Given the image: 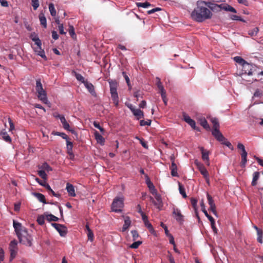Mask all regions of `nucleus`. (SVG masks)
<instances>
[{"instance_id": "f257e3e1", "label": "nucleus", "mask_w": 263, "mask_h": 263, "mask_svg": "<svg viewBox=\"0 0 263 263\" xmlns=\"http://www.w3.org/2000/svg\"><path fill=\"white\" fill-rule=\"evenodd\" d=\"M202 4L206 5L208 3L204 1H198L197 7L191 13L192 19L197 22H202L206 20L211 18L212 16V13L211 10L202 6Z\"/></svg>"}, {"instance_id": "f03ea898", "label": "nucleus", "mask_w": 263, "mask_h": 263, "mask_svg": "<svg viewBox=\"0 0 263 263\" xmlns=\"http://www.w3.org/2000/svg\"><path fill=\"white\" fill-rule=\"evenodd\" d=\"M13 226L20 242L23 245L31 247L32 238L28 233L26 228L22 226L21 223L16 222L14 220L13 221Z\"/></svg>"}, {"instance_id": "7ed1b4c3", "label": "nucleus", "mask_w": 263, "mask_h": 263, "mask_svg": "<svg viewBox=\"0 0 263 263\" xmlns=\"http://www.w3.org/2000/svg\"><path fill=\"white\" fill-rule=\"evenodd\" d=\"M35 90L37 93V97L43 103L48 104L49 102L46 91L43 89L40 79L36 81Z\"/></svg>"}, {"instance_id": "20e7f679", "label": "nucleus", "mask_w": 263, "mask_h": 263, "mask_svg": "<svg viewBox=\"0 0 263 263\" xmlns=\"http://www.w3.org/2000/svg\"><path fill=\"white\" fill-rule=\"evenodd\" d=\"M110 92L111 98L115 106H117L119 104V97L117 92L118 83L116 80H109Z\"/></svg>"}, {"instance_id": "39448f33", "label": "nucleus", "mask_w": 263, "mask_h": 263, "mask_svg": "<svg viewBox=\"0 0 263 263\" xmlns=\"http://www.w3.org/2000/svg\"><path fill=\"white\" fill-rule=\"evenodd\" d=\"M212 134L215 139L218 141L220 142L222 144L228 146L231 150L234 149V147L232 144L227 141V139L223 136L221 133L220 132L219 128L213 129Z\"/></svg>"}, {"instance_id": "423d86ee", "label": "nucleus", "mask_w": 263, "mask_h": 263, "mask_svg": "<svg viewBox=\"0 0 263 263\" xmlns=\"http://www.w3.org/2000/svg\"><path fill=\"white\" fill-rule=\"evenodd\" d=\"M124 205V200L123 198L116 197L114 199L111 205L112 211L118 213L122 211V208Z\"/></svg>"}, {"instance_id": "0eeeda50", "label": "nucleus", "mask_w": 263, "mask_h": 263, "mask_svg": "<svg viewBox=\"0 0 263 263\" xmlns=\"http://www.w3.org/2000/svg\"><path fill=\"white\" fill-rule=\"evenodd\" d=\"M51 226L57 230L61 236H65L67 232L66 227L64 225L57 223H52Z\"/></svg>"}, {"instance_id": "6e6552de", "label": "nucleus", "mask_w": 263, "mask_h": 263, "mask_svg": "<svg viewBox=\"0 0 263 263\" xmlns=\"http://www.w3.org/2000/svg\"><path fill=\"white\" fill-rule=\"evenodd\" d=\"M17 242L15 240L11 241L9 245V250L10 251V258L12 260L17 254Z\"/></svg>"}, {"instance_id": "1a4fd4ad", "label": "nucleus", "mask_w": 263, "mask_h": 263, "mask_svg": "<svg viewBox=\"0 0 263 263\" xmlns=\"http://www.w3.org/2000/svg\"><path fill=\"white\" fill-rule=\"evenodd\" d=\"M183 117L184 121L186 122L188 124H189L193 129H194V130H196L197 131L199 130V127L196 126L195 121L192 119L187 115H186L185 113H183Z\"/></svg>"}, {"instance_id": "9d476101", "label": "nucleus", "mask_w": 263, "mask_h": 263, "mask_svg": "<svg viewBox=\"0 0 263 263\" xmlns=\"http://www.w3.org/2000/svg\"><path fill=\"white\" fill-rule=\"evenodd\" d=\"M207 198L208 201V203L210 205L209 210L212 211L214 215L217 216V213L216 211V205L214 203V201L211 195H210L208 193L207 194Z\"/></svg>"}, {"instance_id": "9b49d317", "label": "nucleus", "mask_w": 263, "mask_h": 263, "mask_svg": "<svg viewBox=\"0 0 263 263\" xmlns=\"http://www.w3.org/2000/svg\"><path fill=\"white\" fill-rule=\"evenodd\" d=\"M242 66V73L241 75L247 74V75H252V65L249 64L247 62L241 66Z\"/></svg>"}, {"instance_id": "f8f14e48", "label": "nucleus", "mask_w": 263, "mask_h": 263, "mask_svg": "<svg viewBox=\"0 0 263 263\" xmlns=\"http://www.w3.org/2000/svg\"><path fill=\"white\" fill-rule=\"evenodd\" d=\"M36 47H33L34 52L44 60H47V58L45 54V51L44 49L42 48V42L41 41V44L40 45H36Z\"/></svg>"}, {"instance_id": "ddd939ff", "label": "nucleus", "mask_w": 263, "mask_h": 263, "mask_svg": "<svg viewBox=\"0 0 263 263\" xmlns=\"http://www.w3.org/2000/svg\"><path fill=\"white\" fill-rule=\"evenodd\" d=\"M60 121H61V123L63 125V128L71 132V133L74 134V135H77V133L76 132V131L74 130L70 129L69 125L68 123V122L66 121L64 116L61 117V119H60Z\"/></svg>"}, {"instance_id": "4468645a", "label": "nucleus", "mask_w": 263, "mask_h": 263, "mask_svg": "<svg viewBox=\"0 0 263 263\" xmlns=\"http://www.w3.org/2000/svg\"><path fill=\"white\" fill-rule=\"evenodd\" d=\"M173 214L175 216V218L178 222H181L183 220V216L181 213L179 209L177 208H173Z\"/></svg>"}, {"instance_id": "2eb2a0df", "label": "nucleus", "mask_w": 263, "mask_h": 263, "mask_svg": "<svg viewBox=\"0 0 263 263\" xmlns=\"http://www.w3.org/2000/svg\"><path fill=\"white\" fill-rule=\"evenodd\" d=\"M199 149L202 154V159L205 161V163L208 165H209L210 162H209V151H205L203 147H200Z\"/></svg>"}, {"instance_id": "dca6fc26", "label": "nucleus", "mask_w": 263, "mask_h": 263, "mask_svg": "<svg viewBox=\"0 0 263 263\" xmlns=\"http://www.w3.org/2000/svg\"><path fill=\"white\" fill-rule=\"evenodd\" d=\"M66 190L68 193V195L71 197H75L76 196V193H75V190L74 186L69 183H67L66 184Z\"/></svg>"}, {"instance_id": "f3484780", "label": "nucleus", "mask_w": 263, "mask_h": 263, "mask_svg": "<svg viewBox=\"0 0 263 263\" xmlns=\"http://www.w3.org/2000/svg\"><path fill=\"white\" fill-rule=\"evenodd\" d=\"M145 177L146 178V184L147 185V186L149 188L151 192L154 194V193L156 192V190L155 189V186L154 185V184H153V183L151 181V180H149L148 176L147 175H145Z\"/></svg>"}, {"instance_id": "a211bd4d", "label": "nucleus", "mask_w": 263, "mask_h": 263, "mask_svg": "<svg viewBox=\"0 0 263 263\" xmlns=\"http://www.w3.org/2000/svg\"><path fill=\"white\" fill-rule=\"evenodd\" d=\"M206 6L212 11H220L221 8V4L218 5L211 3H208V4L206 5Z\"/></svg>"}, {"instance_id": "6ab92c4d", "label": "nucleus", "mask_w": 263, "mask_h": 263, "mask_svg": "<svg viewBox=\"0 0 263 263\" xmlns=\"http://www.w3.org/2000/svg\"><path fill=\"white\" fill-rule=\"evenodd\" d=\"M221 10H224L227 11H230L233 13H236V10L230 5L226 4H221Z\"/></svg>"}, {"instance_id": "aec40b11", "label": "nucleus", "mask_w": 263, "mask_h": 263, "mask_svg": "<svg viewBox=\"0 0 263 263\" xmlns=\"http://www.w3.org/2000/svg\"><path fill=\"white\" fill-rule=\"evenodd\" d=\"M132 112L133 115L137 117L138 120L144 118L143 111L140 109H135V110H133Z\"/></svg>"}, {"instance_id": "412c9836", "label": "nucleus", "mask_w": 263, "mask_h": 263, "mask_svg": "<svg viewBox=\"0 0 263 263\" xmlns=\"http://www.w3.org/2000/svg\"><path fill=\"white\" fill-rule=\"evenodd\" d=\"M241 161L240 162V166L242 167L246 166V163L247 162V152H243L240 153Z\"/></svg>"}, {"instance_id": "4be33fe9", "label": "nucleus", "mask_w": 263, "mask_h": 263, "mask_svg": "<svg viewBox=\"0 0 263 263\" xmlns=\"http://www.w3.org/2000/svg\"><path fill=\"white\" fill-rule=\"evenodd\" d=\"M170 170H171V175L173 177H178V174L177 172V166L175 162L171 163V166H170Z\"/></svg>"}, {"instance_id": "5701e85b", "label": "nucleus", "mask_w": 263, "mask_h": 263, "mask_svg": "<svg viewBox=\"0 0 263 263\" xmlns=\"http://www.w3.org/2000/svg\"><path fill=\"white\" fill-rule=\"evenodd\" d=\"M198 121L200 122V125L205 129L206 130H210V126L205 119V118H201L198 119Z\"/></svg>"}, {"instance_id": "b1692460", "label": "nucleus", "mask_w": 263, "mask_h": 263, "mask_svg": "<svg viewBox=\"0 0 263 263\" xmlns=\"http://www.w3.org/2000/svg\"><path fill=\"white\" fill-rule=\"evenodd\" d=\"M0 135L2 136L3 139L7 142L10 143L11 142V139L5 129L2 130L0 133Z\"/></svg>"}, {"instance_id": "393cba45", "label": "nucleus", "mask_w": 263, "mask_h": 263, "mask_svg": "<svg viewBox=\"0 0 263 263\" xmlns=\"http://www.w3.org/2000/svg\"><path fill=\"white\" fill-rule=\"evenodd\" d=\"M191 204H192L193 208H194V209L195 210V213L196 215V217L198 218V219H200V218H199V216L198 215V212H197V199H196L194 198H191Z\"/></svg>"}, {"instance_id": "a878e982", "label": "nucleus", "mask_w": 263, "mask_h": 263, "mask_svg": "<svg viewBox=\"0 0 263 263\" xmlns=\"http://www.w3.org/2000/svg\"><path fill=\"white\" fill-rule=\"evenodd\" d=\"M30 37L33 42H34L36 45H40L41 44V40L35 32L31 33Z\"/></svg>"}, {"instance_id": "bb28decb", "label": "nucleus", "mask_w": 263, "mask_h": 263, "mask_svg": "<svg viewBox=\"0 0 263 263\" xmlns=\"http://www.w3.org/2000/svg\"><path fill=\"white\" fill-rule=\"evenodd\" d=\"M200 206H201V210L203 212V213L204 214L205 216L208 218L209 220H212V221L213 220V217L211 216H210L208 213V212L206 210L205 208V205H204V203L203 200H202L201 201Z\"/></svg>"}, {"instance_id": "cd10ccee", "label": "nucleus", "mask_w": 263, "mask_h": 263, "mask_svg": "<svg viewBox=\"0 0 263 263\" xmlns=\"http://www.w3.org/2000/svg\"><path fill=\"white\" fill-rule=\"evenodd\" d=\"M131 224V220L129 217H126L124 220V223L122 227V231H126Z\"/></svg>"}, {"instance_id": "c85d7f7f", "label": "nucleus", "mask_w": 263, "mask_h": 263, "mask_svg": "<svg viewBox=\"0 0 263 263\" xmlns=\"http://www.w3.org/2000/svg\"><path fill=\"white\" fill-rule=\"evenodd\" d=\"M198 167L200 173L204 177L209 176V173L208 171L202 164L198 165Z\"/></svg>"}, {"instance_id": "c756f323", "label": "nucleus", "mask_w": 263, "mask_h": 263, "mask_svg": "<svg viewBox=\"0 0 263 263\" xmlns=\"http://www.w3.org/2000/svg\"><path fill=\"white\" fill-rule=\"evenodd\" d=\"M35 197L41 202L46 204L47 203V202L46 201L45 197V196L40 193H35L34 194Z\"/></svg>"}, {"instance_id": "7c9ffc66", "label": "nucleus", "mask_w": 263, "mask_h": 263, "mask_svg": "<svg viewBox=\"0 0 263 263\" xmlns=\"http://www.w3.org/2000/svg\"><path fill=\"white\" fill-rule=\"evenodd\" d=\"M39 20L41 25H42L44 28H46L47 27L46 18L43 13H41L39 14Z\"/></svg>"}, {"instance_id": "2f4dec72", "label": "nucleus", "mask_w": 263, "mask_h": 263, "mask_svg": "<svg viewBox=\"0 0 263 263\" xmlns=\"http://www.w3.org/2000/svg\"><path fill=\"white\" fill-rule=\"evenodd\" d=\"M95 136L98 142L100 143L101 144H104L105 141L104 138L97 131L95 132Z\"/></svg>"}, {"instance_id": "473e14b6", "label": "nucleus", "mask_w": 263, "mask_h": 263, "mask_svg": "<svg viewBox=\"0 0 263 263\" xmlns=\"http://www.w3.org/2000/svg\"><path fill=\"white\" fill-rule=\"evenodd\" d=\"M84 84L85 86L87 88V89H88V90L89 91V92H90L91 94H93V93H95L94 86L91 83H89L87 81H86L84 83Z\"/></svg>"}, {"instance_id": "72a5a7b5", "label": "nucleus", "mask_w": 263, "mask_h": 263, "mask_svg": "<svg viewBox=\"0 0 263 263\" xmlns=\"http://www.w3.org/2000/svg\"><path fill=\"white\" fill-rule=\"evenodd\" d=\"M260 173L259 172H255L253 173V180L251 183L252 186H255L257 184V181L259 179Z\"/></svg>"}, {"instance_id": "f704fd0d", "label": "nucleus", "mask_w": 263, "mask_h": 263, "mask_svg": "<svg viewBox=\"0 0 263 263\" xmlns=\"http://www.w3.org/2000/svg\"><path fill=\"white\" fill-rule=\"evenodd\" d=\"M211 121L212 122L213 125V129H216L219 128V124L218 120L216 118H212L211 119Z\"/></svg>"}, {"instance_id": "c9c22d12", "label": "nucleus", "mask_w": 263, "mask_h": 263, "mask_svg": "<svg viewBox=\"0 0 263 263\" xmlns=\"http://www.w3.org/2000/svg\"><path fill=\"white\" fill-rule=\"evenodd\" d=\"M144 223V224H145V227H147V229H148L149 232L151 234H154L155 233V230H154L152 225L148 221V220L147 221H145Z\"/></svg>"}, {"instance_id": "e433bc0d", "label": "nucleus", "mask_w": 263, "mask_h": 263, "mask_svg": "<svg viewBox=\"0 0 263 263\" xmlns=\"http://www.w3.org/2000/svg\"><path fill=\"white\" fill-rule=\"evenodd\" d=\"M255 228L257 231V241L261 243H262V232L256 226L255 227Z\"/></svg>"}, {"instance_id": "4c0bfd02", "label": "nucleus", "mask_w": 263, "mask_h": 263, "mask_svg": "<svg viewBox=\"0 0 263 263\" xmlns=\"http://www.w3.org/2000/svg\"><path fill=\"white\" fill-rule=\"evenodd\" d=\"M234 60L241 66L243 65L246 62L245 60L239 56L235 57L234 58Z\"/></svg>"}, {"instance_id": "58836bf2", "label": "nucleus", "mask_w": 263, "mask_h": 263, "mask_svg": "<svg viewBox=\"0 0 263 263\" xmlns=\"http://www.w3.org/2000/svg\"><path fill=\"white\" fill-rule=\"evenodd\" d=\"M38 167L39 168H42L43 170H45L47 172L52 171V168L46 162L44 163L41 166H39Z\"/></svg>"}, {"instance_id": "ea45409f", "label": "nucleus", "mask_w": 263, "mask_h": 263, "mask_svg": "<svg viewBox=\"0 0 263 263\" xmlns=\"http://www.w3.org/2000/svg\"><path fill=\"white\" fill-rule=\"evenodd\" d=\"M157 79L158 80V81L157 82V86L160 90V93H162L163 92H165V89L164 88V87L163 86L162 83L160 81V80L159 78H157Z\"/></svg>"}, {"instance_id": "a19ab883", "label": "nucleus", "mask_w": 263, "mask_h": 263, "mask_svg": "<svg viewBox=\"0 0 263 263\" xmlns=\"http://www.w3.org/2000/svg\"><path fill=\"white\" fill-rule=\"evenodd\" d=\"M49 10L50 13V14L52 16H55L56 15V10L54 8V6L53 4L50 3L49 5Z\"/></svg>"}, {"instance_id": "79ce46f5", "label": "nucleus", "mask_w": 263, "mask_h": 263, "mask_svg": "<svg viewBox=\"0 0 263 263\" xmlns=\"http://www.w3.org/2000/svg\"><path fill=\"white\" fill-rule=\"evenodd\" d=\"M136 6L139 8V7H142L144 8H147L149 6H151V4L148 2H145V3H136Z\"/></svg>"}, {"instance_id": "37998d69", "label": "nucleus", "mask_w": 263, "mask_h": 263, "mask_svg": "<svg viewBox=\"0 0 263 263\" xmlns=\"http://www.w3.org/2000/svg\"><path fill=\"white\" fill-rule=\"evenodd\" d=\"M74 76L78 81L81 82L83 84L86 81L85 80L84 78L80 73L74 72Z\"/></svg>"}, {"instance_id": "c03bdc74", "label": "nucleus", "mask_w": 263, "mask_h": 263, "mask_svg": "<svg viewBox=\"0 0 263 263\" xmlns=\"http://www.w3.org/2000/svg\"><path fill=\"white\" fill-rule=\"evenodd\" d=\"M179 192L180 194L182 196V197L184 198L187 197V195L185 192V189L183 187V186L180 184H179Z\"/></svg>"}, {"instance_id": "a18cd8bd", "label": "nucleus", "mask_w": 263, "mask_h": 263, "mask_svg": "<svg viewBox=\"0 0 263 263\" xmlns=\"http://www.w3.org/2000/svg\"><path fill=\"white\" fill-rule=\"evenodd\" d=\"M47 219L49 221H58L59 219L52 214H49L47 215Z\"/></svg>"}, {"instance_id": "49530a36", "label": "nucleus", "mask_w": 263, "mask_h": 263, "mask_svg": "<svg viewBox=\"0 0 263 263\" xmlns=\"http://www.w3.org/2000/svg\"><path fill=\"white\" fill-rule=\"evenodd\" d=\"M151 201L154 203V204L157 207V209L159 210H161L162 206H163V203L162 202H160V203L158 202V201H155L154 199L151 197Z\"/></svg>"}, {"instance_id": "de8ad7c7", "label": "nucleus", "mask_w": 263, "mask_h": 263, "mask_svg": "<svg viewBox=\"0 0 263 263\" xmlns=\"http://www.w3.org/2000/svg\"><path fill=\"white\" fill-rule=\"evenodd\" d=\"M37 174L44 180H46L47 178V175L44 170H40L37 172Z\"/></svg>"}, {"instance_id": "09e8293b", "label": "nucleus", "mask_w": 263, "mask_h": 263, "mask_svg": "<svg viewBox=\"0 0 263 263\" xmlns=\"http://www.w3.org/2000/svg\"><path fill=\"white\" fill-rule=\"evenodd\" d=\"M263 95L262 91L260 89H257L254 93L253 97L255 98H261Z\"/></svg>"}, {"instance_id": "8fccbe9b", "label": "nucleus", "mask_w": 263, "mask_h": 263, "mask_svg": "<svg viewBox=\"0 0 263 263\" xmlns=\"http://www.w3.org/2000/svg\"><path fill=\"white\" fill-rule=\"evenodd\" d=\"M68 32H69V34L72 38H74L76 37V33L74 32V28L72 26H71V25L69 26Z\"/></svg>"}, {"instance_id": "3c124183", "label": "nucleus", "mask_w": 263, "mask_h": 263, "mask_svg": "<svg viewBox=\"0 0 263 263\" xmlns=\"http://www.w3.org/2000/svg\"><path fill=\"white\" fill-rule=\"evenodd\" d=\"M37 222L40 225L44 224L45 222V218L43 215H40L37 218Z\"/></svg>"}, {"instance_id": "603ef678", "label": "nucleus", "mask_w": 263, "mask_h": 263, "mask_svg": "<svg viewBox=\"0 0 263 263\" xmlns=\"http://www.w3.org/2000/svg\"><path fill=\"white\" fill-rule=\"evenodd\" d=\"M151 120H147L146 121H145L144 120H141L140 121V125L141 126H145V125H150L151 124Z\"/></svg>"}, {"instance_id": "864d4df0", "label": "nucleus", "mask_w": 263, "mask_h": 263, "mask_svg": "<svg viewBox=\"0 0 263 263\" xmlns=\"http://www.w3.org/2000/svg\"><path fill=\"white\" fill-rule=\"evenodd\" d=\"M32 6L34 10H36L39 6V0H31Z\"/></svg>"}, {"instance_id": "5fc2aeb1", "label": "nucleus", "mask_w": 263, "mask_h": 263, "mask_svg": "<svg viewBox=\"0 0 263 263\" xmlns=\"http://www.w3.org/2000/svg\"><path fill=\"white\" fill-rule=\"evenodd\" d=\"M141 243L142 241H135L130 246V248L132 249H137Z\"/></svg>"}, {"instance_id": "6e6d98bb", "label": "nucleus", "mask_w": 263, "mask_h": 263, "mask_svg": "<svg viewBox=\"0 0 263 263\" xmlns=\"http://www.w3.org/2000/svg\"><path fill=\"white\" fill-rule=\"evenodd\" d=\"M131 233L133 236V240H136L139 236L138 232L136 230H132Z\"/></svg>"}, {"instance_id": "4d7b16f0", "label": "nucleus", "mask_w": 263, "mask_h": 263, "mask_svg": "<svg viewBox=\"0 0 263 263\" xmlns=\"http://www.w3.org/2000/svg\"><path fill=\"white\" fill-rule=\"evenodd\" d=\"M67 151H71L73 148V144L69 140L66 141Z\"/></svg>"}, {"instance_id": "13d9d810", "label": "nucleus", "mask_w": 263, "mask_h": 263, "mask_svg": "<svg viewBox=\"0 0 263 263\" xmlns=\"http://www.w3.org/2000/svg\"><path fill=\"white\" fill-rule=\"evenodd\" d=\"M93 126H94L96 128H97L99 129L100 130V132H101L103 133V132H104V128H103V127H102L100 125V124H99V123H98V122H97L95 121V122H93Z\"/></svg>"}, {"instance_id": "bf43d9fd", "label": "nucleus", "mask_w": 263, "mask_h": 263, "mask_svg": "<svg viewBox=\"0 0 263 263\" xmlns=\"http://www.w3.org/2000/svg\"><path fill=\"white\" fill-rule=\"evenodd\" d=\"M161 10H162L161 8H159V7H157V8H154V9H153L152 10L147 11V13L148 14H151L154 13L155 12H158V11H160Z\"/></svg>"}, {"instance_id": "052dcab7", "label": "nucleus", "mask_w": 263, "mask_h": 263, "mask_svg": "<svg viewBox=\"0 0 263 263\" xmlns=\"http://www.w3.org/2000/svg\"><path fill=\"white\" fill-rule=\"evenodd\" d=\"M153 195H155V198L156 199L157 201L160 203V202H162L161 196L160 194H158L157 193V191H156L155 193Z\"/></svg>"}, {"instance_id": "680f3d73", "label": "nucleus", "mask_w": 263, "mask_h": 263, "mask_svg": "<svg viewBox=\"0 0 263 263\" xmlns=\"http://www.w3.org/2000/svg\"><path fill=\"white\" fill-rule=\"evenodd\" d=\"M209 220L211 222V227H212L213 231L215 233H217V229H216V228L215 227V223L214 219L213 218V220L212 221V220Z\"/></svg>"}, {"instance_id": "e2e57ef3", "label": "nucleus", "mask_w": 263, "mask_h": 263, "mask_svg": "<svg viewBox=\"0 0 263 263\" xmlns=\"http://www.w3.org/2000/svg\"><path fill=\"white\" fill-rule=\"evenodd\" d=\"M87 237H88V240H90L91 241H93V232H92V231L91 230L89 231H88V232H87Z\"/></svg>"}, {"instance_id": "0e129e2a", "label": "nucleus", "mask_w": 263, "mask_h": 263, "mask_svg": "<svg viewBox=\"0 0 263 263\" xmlns=\"http://www.w3.org/2000/svg\"><path fill=\"white\" fill-rule=\"evenodd\" d=\"M35 180L38 183L44 187H45L46 185L47 184L45 180L44 181H43L38 178H36Z\"/></svg>"}, {"instance_id": "69168bd1", "label": "nucleus", "mask_w": 263, "mask_h": 263, "mask_svg": "<svg viewBox=\"0 0 263 263\" xmlns=\"http://www.w3.org/2000/svg\"><path fill=\"white\" fill-rule=\"evenodd\" d=\"M237 148H238V149H239L241 151V153H242L243 152H246V151L245 149V146L241 143H238V144H237Z\"/></svg>"}, {"instance_id": "338daca9", "label": "nucleus", "mask_w": 263, "mask_h": 263, "mask_svg": "<svg viewBox=\"0 0 263 263\" xmlns=\"http://www.w3.org/2000/svg\"><path fill=\"white\" fill-rule=\"evenodd\" d=\"M161 95L163 102L164 103L165 105H166L167 99H166V92H163L162 93H161Z\"/></svg>"}, {"instance_id": "774afa93", "label": "nucleus", "mask_w": 263, "mask_h": 263, "mask_svg": "<svg viewBox=\"0 0 263 263\" xmlns=\"http://www.w3.org/2000/svg\"><path fill=\"white\" fill-rule=\"evenodd\" d=\"M168 255L167 256L168 260L170 261V263H176L174 260V257L172 256V254L170 253V252H168Z\"/></svg>"}]
</instances>
